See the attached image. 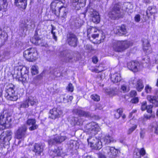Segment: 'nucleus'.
Here are the masks:
<instances>
[{
    "mask_svg": "<svg viewBox=\"0 0 158 158\" xmlns=\"http://www.w3.org/2000/svg\"><path fill=\"white\" fill-rule=\"evenodd\" d=\"M132 42L128 40L115 41L113 43V48L116 52H122L132 45Z\"/></svg>",
    "mask_w": 158,
    "mask_h": 158,
    "instance_id": "1",
    "label": "nucleus"
},
{
    "mask_svg": "<svg viewBox=\"0 0 158 158\" xmlns=\"http://www.w3.org/2000/svg\"><path fill=\"white\" fill-rule=\"evenodd\" d=\"M12 132L10 130L4 131L0 135V147H8L12 138Z\"/></svg>",
    "mask_w": 158,
    "mask_h": 158,
    "instance_id": "2",
    "label": "nucleus"
},
{
    "mask_svg": "<svg viewBox=\"0 0 158 158\" xmlns=\"http://www.w3.org/2000/svg\"><path fill=\"white\" fill-rule=\"evenodd\" d=\"M12 119L10 116L6 113V111L1 113L0 115V127L1 130L9 127Z\"/></svg>",
    "mask_w": 158,
    "mask_h": 158,
    "instance_id": "3",
    "label": "nucleus"
},
{
    "mask_svg": "<svg viewBox=\"0 0 158 158\" xmlns=\"http://www.w3.org/2000/svg\"><path fill=\"white\" fill-rule=\"evenodd\" d=\"M15 87L11 84L6 87L5 96L6 98L10 101H15L18 98V96L15 91Z\"/></svg>",
    "mask_w": 158,
    "mask_h": 158,
    "instance_id": "4",
    "label": "nucleus"
},
{
    "mask_svg": "<svg viewBox=\"0 0 158 158\" xmlns=\"http://www.w3.org/2000/svg\"><path fill=\"white\" fill-rule=\"evenodd\" d=\"M23 56L27 60L32 62L37 59L38 53L35 48H31L26 50L24 52Z\"/></svg>",
    "mask_w": 158,
    "mask_h": 158,
    "instance_id": "5",
    "label": "nucleus"
},
{
    "mask_svg": "<svg viewBox=\"0 0 158 158\" xmlns=\"http://www.w3.org/2000/svg\"><path fill=\"white\" fill-rule=\"evenodd\" d=\"M100 130L99 127L97 123L92 122L85 126L84 130L87 134L91 135H94L96 134Z\"/></svg>",
    "mask_w": 158,
    "mask_h": 158,
    "instance_id": "6",
    "label": "nucleus"
},
{
    "mask_svg": "<svg viewBox=\"0 0 158 158\" xmlns=\"http://www.w3.org/2000/svg\"><path fill=\"white\" fill-rule=\"evenodd\" d=\"M89 145L93 148L99 150L102 147V142L94 136H90L87 139Z\"/></svg>",
    "mask_w": 158,
    "mask_h": 158,
    "instance_id": "7",
    "label": "nucleus"
},
{
    "mask_svg": "<svg viewBox=\"0 0 158 158\" xmlns=\"http://www.w3.org/2000/svg\"><path fill=\"white\" fill-rule=\"evenodd\" d=\"M26 126L23 125L19 127L15 133V138L18 139H23L27 135Z\"/></svg>",
    "mask_w": 158,
    "mask_h": 158,
    "instance_id": "8",
    "label": "nucleus"
},
{
    "mask_svg": "<svg viewBox=\"0 0 158 158\" xmlns=\"http://www.w3.org/2000/svg\"><path fill=\"white\" fill-rule=\"evenodd\" d=\"M120 5L119 4H116L113 7L112 10L110 11L108 14V16L112 19H118L123 17L122 15L120 10Z\"/></svg>",
    "mask_w": 158,
    "mask_h": 158,
    "instance_id": "9",
    "label": "nucleus"
},
{
    "mask_svg": "<svg viewBox=\"0 0 158 158\" xmlns=\"http://www.w3.org/2000/svg\"><path fill=\"white\" fill-rule=\"evenodd\" d=\"M65 5L61 1L59 0H55L53 1L51 3L50 6L51 8L54 12L56 11L57 9H58V12L56 13L55 12V14L57 17L59 15V13L62 8Z\"/></svg>",
    "mask_w": 158,
    "mask_h": 158,
    "instance_id": "10",
    "label": "nucleus"
},
{
    "mask_svg": "<svg viewBox=\"0 0 158 158\" xmlns=\"http://www.w3.org/2000/svg\"><path fill=\"white\" fill-rule=\"evenodd\" d=\"M18 69L20 70V73L21 75V77H19L17 76L16 78L18 79L19 80L23 82H25L27 81V78L28 77L27 73H28V68L24 66H19Z\"/></svg>",
    "mask_w": 158,
    "mask_h": 158,
    "instance_id": "11",
    "label": "nucleus"
},
{
    "mask_svg": "<svg viewBox=\"0 0 158 158\" xmlns=\"http://www.w3.org/2000/svg\"><path fill=\"white\" fill-rule=\"evenodd\" d=\"M37 102V100L35 97L30 96L21 103L20 106L22 108H27L29 106V103L31 106H33Z\"/></svg>",
    "mask_w": 158,
    "mask_h": 158,
    "instance_id": "12",
    "label": "nucleus"
},
{
    "mask_svg": "<svg viewBox=\"0 0 158 158\" xmlns=\"http://www.w3.org/2000/svg\"><path fill=\"white\" fill-rule=\"evenodd\" d=\"M66 139L65 136H61L57 134L52 136L48 143L49 145L56 143H60L64 141Z\"/></svg>",
    "mask_w": 158,
    "mask_h": 158,
    "instance_id": "13",
    "label": "nucleus"
},
{
    "mask_svg": "<svg viewBox=\"0 0 158 158\" xmlns=\"http://www.w3.org/2000/svg\"><path fill=\"white\" fill-rule=\"evenodd\" d=\"M104 152L106 153L108 157L111 158L117 157L118 154L119 150L114 147H107L105 149Z\"/></svg>",
    "mask_w": 158,
    "mask_h": 158,
    "instance_id": "14",
    "label": "nucleus"
},
{
    "mask_svg": "<svg viewBox=\"0 0 158 158\" xmlns=\"http://www.w3.org/2000/svg\"><path fill=\"white\" fill-rule=\"evenodd\" d=\"M62 114V111L60 108H54L50 110L49 117L52 119H55L60 117Z\"/></svg>",
    "mask_w": 158,
    "mask_h": 158,
    "instance_id": "15",
    "label": "nucleus"
},
{
    "mask_svg": "<svg viewBox=\"0 0 158 158\" xmlns=\"http://www.w3.org/2000/svg\"><path fill=\"white\" fill-rule=\"evenodd\" d=\"M130 82L133 84L136 83L135 86L138 91H141L144 87L142 81L140 79L137 80L135 77H133L131 79Z\"/></svg>",
    "mask_w": 158,
    "mask_h": 158,
    "instance_id": "16",
    "label": "nucleus"
},
{
    "mask_svg": "<svg viewBox=\"0 0 158 158\" xmlns=\"http://www.w3.org/2000/svg\"><path fill=\"white\" fill-rule=\"evenodd\" d=\"M86 0H73L72 5L73 9L77 10H79L81 7L85 6Z\"/></svg>",
    "mask_w": 158,
    "mask_h": 158,
    "instance_id": "17",
    "label": "nucleus"
},
{
    "mask_svg": "<svg viewBox=\"0 0 158 158\" xmlns=\"http://www.w3.org/2000/svg\"><path fill=\"white\" fill-rule=\"evenodd\" d=\"M142 42L143 50L147 54L151 53L152 49L147 37L143 39Z\"/></svg>",
    "mask_w": 158,
    "mask_h": 158,
    "instance_id": "18",
    "label": "nucleus"
},
{
    "mask_svg": "<svg viewBox=\"0 0 158 158\" xmlns=\"http://www.w3.org/2000/svg\"><path fill=\"white\" fill-rule=\"evenodd\" d=\"M125 25H122L120 27H117L114 29V33L119 36L125 35L127 33Z\"/></svg>",
    "mask_w": 158,
    "mask_h": 158,
    "instance_id": "19",
    "label": "nucleus"
},
{
    "mask_svg": "<svg viewBox=\"0 0 158 158\" xmlns=\"http://www.w3.org/2000/svg\"><path fill=\"white\" fill-rule=\"evenodd\" d=\"M127 67L133 72H136L139 69V64L137 61H131L127 63Z\"/></svg>",
    "mask_w": 158,
    "mask_h": 158,
    "instance_id": "20",
    "label": "nucleus"
},
{
    "mask_svg": "<svg viewBox=\"0 0 158 158\" xmlns=\"http://www.w3.org/2000/svg\"><path fill=\"white\" fill-rule=\"evenodd\" d=\"M36 120L34 118H29L26 122L27 124L30 127L29 129L30 131L34 130L38 127V125L36 124Z\"/></svg>",
    "mask_w": 158,
    "mask_h": 158,
    "instance_id": "21",
    "label": "nucleus"
},
{
    "mask_svg": "<svg viewBox=\"0 0 158 158\" xmlns=\"http://www.w3.org/2000/svg\"><path fill=\"white\" fill-rule=\"evenodd\" d=\"M91 11V17L93 22L95 23H99L100 20V16L98 12L94 10Z\"/></svg>",
    "mask_w": 158,
    "mask_h": 158,
    "instance_id": "22",
    "label": "nucleus"
},
{
    "mask_svg": "<svg viewBox=\"0 0 158 158\" xmlns=\"http://www.w3.org/2000/svg\"><path fill=\"white\" fill-rule=\"evenodd\" d=\"M33 151L35 152V155H40L43 150V147L40 143H35L33 146Z\"/></svg>",
    "mask_w": 158,
    "mask_h": 158,
    "instance_id": "23",
    "label": "nucleus"
},
{
    "mask_svg": "<svg viewBox=\"0 0 158 158\" xmlns=\"http://www.w3.org/2000/svg\"><path fill=\"white\" fill-rule=\"evenodd\" d=\"M60 56L63 57V59L66 62H70L73 58L72 55L69 53H66L64 52L61 53Z\"/></svg>",
    "mask_w": 158,
    "mask_h": 158,
    "instance_id": "24",
    "label": "nucleus"
},
{
    "mask_svg": "<svg viewBox=\"0 0 158 158\" xmlns=\"http://www.w3.org/2000/svg\"><path fill=\"white\" fill-rule=\"evenodd\" d=\"M147 99L148 101L153 104L155 106H158V97L149 95L147 96Z\"/></svg>",
    "mask_w": 158,
    "mask_h": 158,
    "instance_id": "25",
    "label": "nucleus"
},
{
    "mask_svg": "<svg viewBox=\"0 0 158 158\" xmlns=\"http://www.w3.org/2000/svg\"><path fill=\"white\" fill-rule=\"evenodd\" d=\"M102 140L106 144H108L110 143L115 142L116 141L113 137L109 134H106L102 139Z\"/></svg>",
    "mask_w": 158,
    "mask_h": 158,
    "instance_id": "26",
    "label": "nucleus"
},
{
    "mask_svg": "<svg viewBox=\"0 0 158 158\" xmlns=\"http://www.w3.org/2000/svg\"><path fill=\"white\" fill-rule=\"evenodd\" d=\"M68 41L70 45L74 47L77 45V39L75 35H71L68 38Z\"/></svg>",
    "mask_w": 158,
    "mask_h": 158,
    "instance_id": "27",
    "label": "nucleus"
},
{
    "mask_svg": "<svg viewBox=\"0 0 158 158\" xmlns=\"http://www.w3.org/2000/svg\"><path fill=\"white\" fill-rule=\"evenodd\" d=\"M15 4L17 6L25 9L27 5V0H15Z\"/></svg>",
    "mask_w": 158,
    "mask_h": 158,
    "instance_id": "28",
    "label": "nucleus"
},
{
    "mask_svg": "<svg viewBox=\"0 0 158 158\" xmlns=\"http://www.w3.org/2000/svg\"><path fill=\"white\" fill-rule=\"evenodd\" d=\"M73 112L76 113L78 115L86 117H89L90 116L89 113L82 110L81 108H78L74 110Z\"/></svg>",
    "mask_w": 158,
    "mask_h": 158,
    "instance_id": "29",
    "label": "nucleus"
},
{
    "mask_svg": "<svg viewBox=\"0 0 158 158\" xmlns=\"http://www.w3.org/2000/svg\"><path fill=\"white\" fill-rule=\"evenodd\" d=\"M111 80L114 83H117L120 81L121 80L120 74L119 73H116L111 76Z\"/></svg>",
    "mask_w": 158,
    "mask_h": 158,
    "instance_id": "30",
    "label": "nucleus"
},
{
    "mask_svg": "<svg viewBox=\"0 0 158 158\" xmlns=\"http://www.w3.org/2000/svg\"><path fill=\"white\" fill-rule=\"evenodd\" d=\"M31 42L33 44L35 45H41V42H42V40L39 38L38 36L37 35H35L30 40Z\"/></svg>",
    "mask_w": 158,
    "mask_h": 158,
    "instance_id": "31",
    "label": "nucleus"
},
{
    "mask_svg": "<svg viewBox=\"0 0 158 158\" xmlns=\"http://www.w3.org/2000/svg\"><path fill=\"white\" fill-rule=\"evenodd\" d=\"M99 32V30L96 28L91 26H88L87 27V36L89 38L90 37L89 34L93 33Z\"/></svg>",
    "mask_w": 158,
    "mask_h": 158,
    "instance_id": "32",
    "label": "nucleus"
},
{
    "mask_svg": "<svg viewBox=\"0 0 158 158\" xmlns=\"http://www.w3.org/2000/svg\"><path fill=\"white\" fill-rule=\"evenodd\" d=\"M9 53L6 52H0V62L5 61L7 58Z\"/></svg>",
    "mask_w": 158,
    "mask_h": 158,
    "instance_id": "33",
    "label": "nucleus"
},
{
    "mask_svg": "<svg viewBox=\"0 0 158 158\" xmlns=\"http://www.w3.org/2000/svg\"><path fill=\"white\" fill-rule=\"evenodd\" d=\"M157 12V10L156 7L153 6H150L148 7L146 11V13L147 15L150 14L152 15L156 13Z\"/></svg>",
    "mask_w": 158,
    "mask_h": 158,
    "instance_id": "34",
    "label": "nucleus"
},
{
    "mask_svg": "<svg viewBox=\"0 0 158 158\" xmlns=\"http://www.w3.org/2000/svg\"><path fill=\"white\" fill-rule=\"evenodd\" d=\"M145 154V151L143 148H141L138 153H136L134 155L135 158H140L141 156H143Z\"/></svg>",
    "mask_w": 158,
    "mask_h": 158,
    "instance_id": "35",
    "label": "nucleus"
},
{
    "mask_svg": "<svg viewBox=\"0 0 158 158\" xmlns=\"http://www.w3.org/2000/svg\"><path fill=\"white\" fill-rule=\"evenodd\" d=\"M8 3L6 0H3V3L0 6V10L3 11H6L7 10Z\"/></svg>",
    "mask_w": 158,
    "mask_h": 158,
    "instance_id": "36",
    "label": "nucleus"
},
{
    "mask_svg": "<svg viewBox=\"0 0 158 158\" xmlns=\"http://www.w3.org/2000/svg\"><path fill=\"white\" fill-rule=\"evenodd\" d=\"M31 72L32 75H36L38 73V67L36 65H33L31 69Z\"/></svg>",
    "mask_w": 158,
    "mask_h": 158,
    "instance_id": "37",
    "label": "nucleus"
},
{
    "mask_svg": "<svg viewBox=\"0 0 158 158\" xmlns=\"http://www.w3.org/2000/svg\"><path fill=\"white\" fill-rule=\"evenodd\" d=\"M73 119L74 120V122L72 123L73 125L77 124L78 125H81L83 124V121L81 119L75 118H73Z\"/></svg>",
    "mask_w": 158,
    "mask_h": 158,
    "instance_id": "38",
    "label": "nucleus"
},
{
    "mask_svg": "<svg viewBox=\"0 0 158 158\" xmlns=\"http://www.w3.org/2000/svg\"><path fill=\"white\" fill-rule=\"evenodd\" d=\"M152 130L156 133H158V122H155L152 123Z\"/></svg>",
    "mask_w": 158,
    "mask_h": 158,
    "instance_id": "39",
    "label": "nucleus"
},
{
    "mask_svg": "<svg viewBox=\"0 0 158 158\" xmlns=\"http://www.w3.org/2000/svg\"><path fill=\"white\" fill-rule=\"evenodd\" d=\"M123 112V110L122 109L120 108L118 109L115 112L114 114V116L115 117L117 118H119L120 115L122 114Z\"/></svg>",
    "mask_w": 158,
    "mask_h": 158,
    "instance_id": "40",
    "label": "nucleus"
},
{
    "mask_svg": "<svg viewBox=\"0 0 158 158\" xmlns=\"http://www.w3.org/2000/svg\"><path fill=\"white\" fill-rule=\"evenodd\" d=\"M121 92L123 93H125L129 91L128 88L126 84H124L122 85L121 86L120 89Z\"/></svg>",
    "mask_w": 158,
    "mask_h": 158,
    "instance_id": "41",
    "label": "nucleus"
},
{
    "mask_svg": "<svg viewBox=\"0 0 158 158\" xmlns=\"http://www.w3.org/2000/svg\"><path fill=\"white\" fill-rule=\"evenodd\" d=\"M66 5H64L63 8H62V9L61 10L63 11V13L61 16V17L63 18L64 19L66 18L67 17V13L68 11V10L66 7Z\"/></svg>",
    "mask_w": 158,
    "mask_h": 158,
    "instance_id": "42",
    "label": "nucleus"
},
{
    "mask_svg": "<svg viewBox=\"0 0 158 158\" xmlns=\"http://www.w3.org/2000/svg\"><path fill=\"white\" fill-rule=\"evenodd\" d=\"M106 92H107L108 94L110 95L111 96H114L118 94L116 89H112L110 90V91H106Z\"/></svg>",
    "mask_w": 158,
    "mask_h": 158,
    "instance_id": "43",
    "label": "nucleus"
},
{
    "mask_svg": "<svg viewBox=\"0 0 158 158\" xmlns=\"http://www.w3.org/2000/svg\"><path fill=\"white\" fill-rule=\"evenodd\" d=\"M131 5L129 3H125L124 4L123 6L122 7V10L128 12L129 9L128 6H131Z\"/></svg>",
    "mask_w": 158,
    "mask_h": 158,
    "instance_id": "44",
    "label": "nucleus"
},
{
    "mask_svg": "<svg viewBox=\"0 0 158 158\" xmlns=\"http://www.w3.org/2000/svg\"><path fill=\"white\" fill-rule=\"evenodd\" d=\"M91 98L95 101L98 102L100 100V97L96 94H93L91 96Z\"/></svg>",
    "mask_w": 158,
    "mask_h": 158,
    "instance_id": "45",
    "label": "nucleus"
},
{
    "mask_svg": "<svg viewBox=\"0 0 158 158\" xmlns=\"http://www.w3.org/2000/svg\"><path fill=\"white\" fill-rule=\"evenodd\" d=\"M137 125L134 124L133 126L130 127L127 131V134H130L132 133L137 128Z\"/></svg>",
    "mask_w": 158,
    "mask_h": 158,
    "instance_id": "46",
    "label": "nucleus"
},
{
    "mask_svg": "<svg viewBox=\"0 0 158 158\" xmlns=\"http://www.w3.org/2000/svg\"><path fill=\"white\" fill-rule=\"evenodd\" d=\"M147 102L146 101H144L142 103L141 106V109L142 110H145L146 109L147 107Z\"/></svg>",
    "mask_w": 158,
    "mask_h": 158,
    "instance_id": "47",
    "label": "nucleus"
},
{
    "mask_svg": "<svg viewBox=\"0 0 158 158\" xmlns=\"http://www.w3.org/2000/svg\"><path fill=\"white\" fill-rule=\"evenodd\" d=\"M145 89L146 92L147 93H151L152 88V87L148 85H146L145 86Z\"/></svg>",
    "mask_w": 158,
    "mask_h": 158,
    "instance_id": "48",
    "label": "nucleus"
},
{
    "mask_svg": "<svg viewBox=\"0 0 158 158\" xmlns=\"http://www.w3.org/2000/svg\"><path fill=\"white\" fill-rule=\"evenodd\" d=\"M66 89L68 91L72 92L73 90V87L72 84L71 83H69Z\"/></svg>",
    "mask_w": 158,
    "mask_h": 158,
    "instance_id": "49",
    "label": "nucleus"
},
{
    "mask_svg": "<svg viewBox=\"0 0 158 158\" xmlns=\"http://www.w3.org/2000/svg\"><path fill=\"white\" fill-rule=\"evenodd\" d=\"M100 31H99V32L98 31L97 32L93 33L91 35V37L93 39H95L98 38L99 37Z\"/></svg>",
    "mask_w": 158,
    "mask_h": 158,
    "instance_id": "50",
    "label": "nucleus"
},
{
    "mask_svg": "<svg viewBox=\"0 0 158 158\" xmlns=\"http://www.w3.org/2000/svg\"><path fill=\"white\" fill-rule=\"evenodd\" d=\"M103 69L102 68L100 69V67L99 66L98 68H94V69H92L91 71L93 72H95L98 73L101 72L103 71Z\"/></svg>",
    "mask_w": 158,
    "mask_h": 158,
    "instance_id": "51",
    "label": "nucleus"
},
{
    "mask_svg": "<svg viewBox=\"0 0 158 158\" xmlns=\"http://www.w3.org/2000/svg\"><path fill=\"white\" fill-rule=\"evenodd\" d=\"M55 29V27H54L52 26V29L51 31V33L52 34L53 39L55 40H56L57 37L55 35V32L53 31V30Z\"/></svg>",
    "mask_w": 158,
    "mask_h": 158,
    "instance_id": "52",
    "label": "nucleus"
},
{
    "mask_svg": "<svg viewBox=\"0 0 158 158\" xmlns=\"http://www.w3.org/2000/svg\"><path fill=\"white\" fill-rule=\"evenodd\" d=\"M105 35L104 34H102L101 35V38L96 42L98 44H99L102 42L105 38Z\"/></svg>",
    "mask_w": 158,
    "mask_h": 158,
    "instance_id": "53",
    "label": "nucleus"
},
{
    "mask_svg": "<svg viewBox=\"0 0 158 158\" xmlns=\"http://www.w3.org/2000/svg\"><path fill=\"white\" fill-rule=\"evenodd\" d=\"M134 20L135 22H139L140 20V16L139 15H136L134 17Z\"/></svg>",
    "mask_w": 158,
    "mask_h": 158,
    "instance_id": "54",
    "label": "nucleus"
},
{
    "mask_svg": "<svg viewBox=\"0 0 158 158\" xmlns=\"http://www.w3.org/2000/svg\"><path fill=\"white\" fill-rule=\"evenodd\" d=\"M152 106L151 105L148 106L146 108L147 112L149 113H151L152 112Z\"/></svg>",
    "mask_w": 158,
    "mask_h": 158,
    "instance_id": "55",
    "label": "nucleus"
},
{
    "mask_svg": "<svg viewBox=\"0 0 158 158\" xmlns=\"http://www.w3.org/2000/svg\"><path fill=\"white\" fill-rule=\"evenodd\" d=\"M132 103H136L139 102V98L137 97L133 98L131 101Z\"/></svg>",
    "mask_w": 158,
    "mask_h": 158,
    "instance_id": "56",
    "label": "nucleus"
},
{
    "mask_svg": "<svg viewBox=\"0 0 158 158\" xmlns=\"http://www.w3.org/2000/svg\"><path fill=\"white\" fill-rule=\"evenodd\" d=\"M136 92L135 90L131 91L130 93V95L131 97L135 96L136 95Z\"/></svg>",
    "mask_w": 158,
    "mask_h": 158,
    "instance_id": "57",
    "label": "nucleus"
},
{
    "mask_svg": "<svg viewBox=\"0 0 158 158\" xmlns=\"http://www.w3.org/2000/svg\"><path fill=\"white\" fill-rule=\"evenodd\" d=\"M145 131L144 130H141L140 132V137L141 138H143L144 137Z\"/></svg>",
    "mask_w": 158,
    "mask_h": 158,
    "instance_id": "58",
    "label": "nucleus"
},
{
    "mask_svg": "<svg viewBox=\"0 0 158 158\" xmlns=\"http://www.w3.org/2000/svg\"><path fill=\"white\" fill-rule=\"evenodd\" d=\"M98 61V59L96 56H94L92 58V61L95 64Z\"/></svg>",
    "mask_w": 158,
    "mask_h": 158,
    "instance_id": "59",
    "label": "nucleus"
},
{
    "mask_svg": "<svg viewBox=\"0 0 158 158\" xmlns=\"http://www.w3.org/2000/svg\"><path fill=\"white\" fill-rule=\"evenodd\" d=\"M136 110H133L130 113L129 116L130 117H131L133 113H134L136 112Z\"/></svg>",
    "mask_w": 158,
    "mask_h": 158,
    "instance_id": "60",
    "label": "nucleus"
},
{
    "mask_svg": "<svg viewBox=\"0 0 158 158\" xmlns=\"http://www.w3.org/2000/svg\"><path fill=\"white\" fill-rule=\"evenodd\" d=\"M136 110H133L130 113L129 116L130 117H131L133 113H134L136 112Z\"/></svg>",
    "mask_w": 158,
    "mask_h": 158,
    "instance_id": "61",
    "label": "nucleus"
},
{
    "mask_svg": "<svg viewBox=\"0 0 158 158\" xmlns=\"http://www.w3.org/2000/svg\"><path fill=\"white\" fill-rule=\"evenodd\" d=\"M67 98L68 101H71L73 99V97L72 96H67Z\"/></svg>",
    "mask_w": 158,
    "mask_h": 158,
    "instance_id": "62",
    "label": "nucleus"
},
{
    "mask_svg": "<svg viewBox=\"0 0 158 158\" xmlns=\"http://www.w3.org/2000/svg\"><path fill=\"white\" fill-rule=\"evenodd\" d=\"M85 48L86 49H90L91 48V46L90 45H86L85 46Z\"/></svg>",
    "mask_w": 158,
    "mask_h": 158,
    "instance_id": "63",
    "label": "nucleus"
},
{
    "mask_svg": "<svg viewBox=\"0 0 158 158\" xmlns=\"http://www.w3.org/2000/svg\"><path fill=\"white\" fill-rule=\"evenodd\" d=\"M151 116H149L148 115H144V118H146L147 119H149L151 118Z\"/></svg>",
    "mask_w": 158,
    "mask_h": 158,
    "instance_id": "64",
    "label": "nucleus"
}]
</instances>
